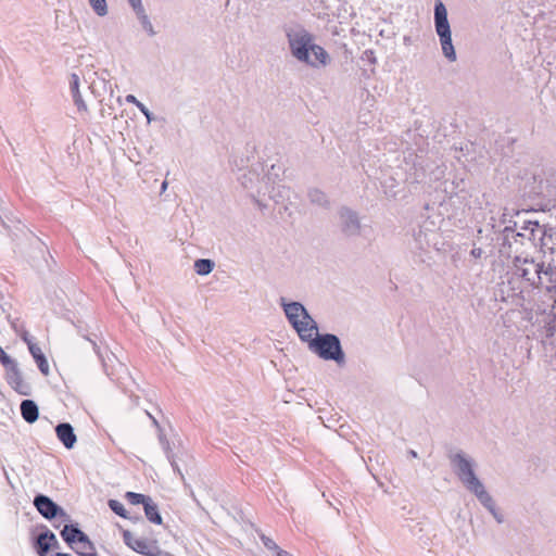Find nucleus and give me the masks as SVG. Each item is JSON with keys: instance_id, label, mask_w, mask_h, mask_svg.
Returning <instances> with one entry per match:
<instances>
[{"instance_id": "obj_1", "label": "nucleus", "mask_w": 556, "mask_h": 556, "mask_svg": "<svg viewBox=\"0 0 556 556\" xmlns=\"http://www.w3.org/2000/svg\"><path fill=\"white\" fill-rule=\"evenodd\" d=\"M289 45L294 58L313 67L326 66L330 62L327 51L313 42V37L301 29L288 34Z\"/></svg>"}, {"instance_id": "obj_2", "label": "nucleus", "mask_w": 556, "mask_h": 556, "mask_svg": "<svg viewBox=\"0 0 556 556\" xmlns=\"http://www.w3.org/2000/svg\"><path fill=\"white\" fill-rule=\"evenodd\" d=\"M283 309L289 323L295 329L302 341L311 339L312 336H316L317 325L301 303H283Z\"/></svg>"}, {"instance_id": "obj_3", "label": "nucleus", "mask_w": 556, "mask_h": 556, "mask_svg": "<svg viewBox=\"0 0 556 556\" xmlns=\"http://www.w3.org/2000/svg\"><path fill=\"white\" fill-rule=\"evenodd\" d=\"M304 342H307L309 350L323 359H332L340 363L344 358L340 341L334 334L319 336L317 332L316 336H312L311 339H306Z\"/></svg>"}, {"instance_id": "obj_4", "label": "nucleus", "mask_w": 556, "mask_h": 556, "mask_svg": "<svg viewBox=\"0 0 556 556\" xmlns=\"http://www.w3.org/2000/svg\"><path fill=\"white\" fill-rule=\"evenodd\" d=\"M434 24L437 34L440 37L443 54L451 61H455L456 53L452 43L451 28L447 21L445 5L438 0L434 7Z\"/></svg>"}, {"instance_id": "obj_5", "label": "nucleus", "mask_w": 556, "mask_h": 556, "mask_svg": "<svg viewBox=\"0 0 556 556\" xmlns=\"http://www.w3.org/2000/svg\"><path fill=\"white\" fill-rule=\"evenodd\" d=\"M454 462L457 467V475L463 483L473 492L484 505H489L492 502V498L484 490L482 483L475 476L470 463L460 455H457L454 458Z\"/></svg>"}, {"instance_id": "obj_6", "label": "nucleus", "mask_w": 556, "mask_h": 556, "mask_svg": "<svg viewBox=\"0 0 556 556\" xmlns=\"http://www.w3.org/2000/svg\"><path fill=\"white\" fill-rule=\"evenodd\" d=\"M515 275L531 287L539 288L543 283L542 271L543 265L535 263L533 260L516 257L515 260Z\"/></svg>"}, {"instance_id": "obj_7", "label": "nucleus", "mask_w": 556, "mask_h": 556, "mask_svg": "<svg viewBox=\"0 0 556 556\" xmlns=\"http://www.w3.org/2000/svg\"><path fill=\"white\" fill-rule=\"evenodd\" d=\"M124 542L134 551L146 556H163V552L159 548L155 542H150L146 539L135 536L130 531L123 532Z\"/></svg>"}, {"instance_id": "obj_8", "label": "nucleus", "mask_w": 556, "mask_h": 556, "mask_svg": "<svg viewBox=\"0 0 556 556\" xmlns=\"http://www.w3.org/2000/svg\"><path fill=\"white\" fill-rule=\"evenodd\" d=\"M5 369V379L8 383L20 394H28V386L25 382L17 363L13 359L11 364L3 366Z\"/></svg>"}, {"instance_id": "obj_9", "label": "nucleus", "mask_w": 556, "mask_h": 556, "mask_svg": "<svg viewBox=\"0 0 556 556\" xmlns=\"http://www.w3.org/2000/svg\"><path fill=\"white\" fill-rule=\"evenodd\" d=\"M34 505L47 519H52L56 517L59 513H62V509L46 495H37L34 500Z\"/></svg>"}, {"instance_id": "obj_10", "label": "nucleus", "mask_w": 556, "mask_h": 556, "mask_svg": "<svg viewBox=\"0 0 556 556\" xmlns=\"http://www.w3.org/2000/svg\"><path fill=\"white\" fill-rule=\"evenodd\" d=\"M55 433L58 439L63 443L66 448H72L76 441V434L74 433V429L70 424H60L55 428Z\"/></svg>"}, {"instance_id": "obj_11", "label": "nucleus", "mask_w": 556, "mask_h": 556, "mask_svg": "<svg viewBox=\"0 0 556 556\" xmlns=\"http://www.w3.org/2000/svg\"><path fill=\"white\" fill-rule=\"evenodd\" d=\"M56 538L52 532H43L38 535L36 541V551L39 556H46L49 549L55 545Z\"/></svg>"}, {"instance_id": "obj_12", "label": "nucleus", "mask_w": 556, "mask_h": 556, "mask_svg": "<svg viewBox=\"0 0 556 556\" xmlns=\"http://www.w3.org/2000/svg\"><path fill=\"white\" fill-rule=\"evenodd\" d=\"M28 349H29V352H30L31 356L34 357L39 370L45 376L49 375L50 367H49L48 361H47L41 348L36 343L29 342Z\"/></svg>"}, {"instance_id": "obj_13", "label": "nucleus", "mask_w": 556, "mask_h": 556, "mask_svg": "<svg viewBox=\"0 0 556 556\" xmlns=\"http://www.w3.org/2000/svg\"><path fill=\"white\" fill-rule=\"evenodd\" d=\"M22 417L29 424L35 422L38 419V407L31 400H24L21 403Z\"/></svg>"}, {"instance_id": "obj_14", "label": "nucleus", "mask_w": 556, "mask_h": 556, "mask_svg": "<svg viewBox=\"0 0 556 556\" xmlns=\"http://www.w3.org/2000/svg\"><path fill=\"white\" fill-rule=\"evenodd\" d=\"M72 547L79 556H97L96 547L87 535H84L83 539H79L78 542Z\"/></svg>"}, {"instance_id": "obj_15", "label": "nucleus", "mask_w": 556, "mask_h": 556, "mask_svg": "<svg viewBox=\"0 0 556 556\" xmlns=\"http://www.w3.org/2000/svg\"><path fill=\"white\" fill-rule=\"evenodd\" d=\"M63 540L68 543L71 546H74L78 542L79 539H83L86 535L83 531L74 526H65L61 532Z\"/></svg>"}, {"instance_id": "obj_16", "label": "nucleus", "mask_w": 556, "mask_h": 556, "mask_svg": "<svg viewBox=\"0 0 556 556\" xmlns=\"http://www.w3.org/2000/svg\"><path fill=\"white\" fill-rule=\"evenodd\" d=\"M144 514L149 521L155 525L162 523V517L159 513L157 506L151 502V500L143 506Z\"/></svg>"}, {"instance_id": "obj_17", "label": "nucleus", "mask_w": 556, "mask_h": 556, "mask_svg": "<svg viewBox=\"0 0 556 556\" xmlns=\"http://www.w3.org/2000/svg\"><path fill=\"white\" fill-rule=\"evenodd\" d=\"M214 263L211 260L201 258L195 261L194 269L199 275H207L213 270Z\"/></svg>"}, {"instance_id": "obj_18", "label": "nucleus", "mask_w": 556, "mask_h": 556, "mask_svg": "<svg viewBox=\"0 0 556 556\" xmlns=\"http://www.w3.org/2000/svg\"><path fill=\"white\" fill-rule=\"evenodd\" d=\"M126 498L132 505L142 504L143 506L150 501V497L135 492H127Z\"/></svg>"}, {"instance_id": "obj_19", "label": "nucleus", "mask_w": 556, "mask_h": 556, "mask_svg": "<svg viewBox=\"0 0 556 556\" xmlns=\"http://www.w3.org/2000/svg\"><path fill=\"white\" fill-rule=\"evenodd\" d=\"M89 2L98 15L104 16L108 13L105 0H89Z\"/></svg>"}, {"instance_id": "obj_20", "label": "nucleus", "mask_w": 556, "mask_h": 556, "mask_svg": "<svg viewBox=\"0 0 556 556\" xmlns=\"http://www.w3.org/2000/svg\"><path fill=\"white\" fill-rule=\"evenodd\" d=\"M74 88H75L74 102H75L78 111L86 112L87 111V105H86L85 101L83 100V98H81V96H80V93L78 91L77 80L74 84Z\"/></svg>"}, {"instance_id": "obj_21", "label": "nucleus", "mask_w": 556, "mask_h": 556, "mask_svg": "<svg viewBox=\"0 0 556 556\" xmlns=\"http://www.w3.org/2000/svg\"><path fill=\"white\" fill-rule=\"evenodd\" d=\"M109 506L118 516L126 517V509H125L124 505L121 502H118L116 500H111L109 502Z\"/></svg>"}, {"instance_id": "obj_22", "label": "nucleus", "mask_w": 556, "mask_h": 556, "mask_svg": "<svg viewBox=\"0 0 556 556\" xmlns=\"http://www.w3.org/2000/svg\"><path fill=\"white\" fill-rule=\"evenodd\" d=\"M261 540L267 549L276 552L277 555H278L279 551H281V548L276 544V542L273 539H270L266 535H262Z\"/></svg>"}, {"instance_id": "obj_23", "label": "nucleus", "mask_w": 556, "mask_h": 556, "mask_svg": "<svg viewBox=\"0 0 556 556\" xmlns=\"http://www.w3.org/2000/svg\"><path fill=\"white\" fill-rule=\"evenodd\" d=\"M13 359L3 351V349L0 346V363L2 366L7 364H11Z\"/></svg>"}, {"instance_id": "obj_24", "label": "nucleus", "mask_w": 556, "mask_h": 556, "mask_svg": "<svg viewBox=\"0 0 556 556\" xmlns=\"http://www.w3.org/2000/svg\"><path fill=\"white\" fill-rule=\"evenodd\" d=\"M136 106L147 116V118H150V112L144 104L139 102Z\"/></svg>"}, {"instance_id": "obj_25", "label": "nucleus", "mask_w": 556, "mask_h": 556, "mask_svg": "<svg viewBox=\"0 0 556 556\" xmlns=\"http://www.w3.org/2000/svg\"><path fill=\"white\" fill-rule=\"evenodd\" d=\"M125 99H126V102L132 103L135 105H137L140 102L137 100V98L134 94H128V96H126Z\"/></svg>"}, {"instance_id": "obj_26", "label": "nucleus", "mask_w": 556, "mask_h": 556, "mask_svg": "<svg viewBox=\"0 0 556 556\" xmlns=\"http://www.w3.org/2000/svg\"><path fill=\"white\" fill-rule=\"evenodd\" d=\"M277 556H293V555H292V554H290V553H289V552H287V551L281 549V551H279V553H278V555H277Z\"/></svg>"}, {"instance_id": "obj_27", "label": "nucleus", "mask_w": 556, "mask_h": 556, "mask_svg": "<svg viewBox=\"0 0 556 556\" xmlns=\"http://www.w3.org/2000/svg\"><path fill=\"white\" fill-rule=\"evenodd\" d=\"M132 7H137L138 4H140V0H130Z\"/></svg>"}, {"instance_id": "obj_28", "label": "nucleus", "mask_w": 556, "mask_h": 556, "mask_svg": "<svg viewBox=\"0 0 556 556\" xmlns=\"http://www.w3.org/2000/svg\"><path fill=\"white\" fill-rule=\"evenodd\" d=\"M166 188H167V181H164V182L162 184V190L164 191Z\"/></svg>"}]
</instances>
